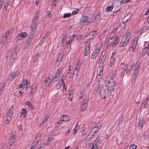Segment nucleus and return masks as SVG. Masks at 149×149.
<instances>
[{
  "instance_id": "0e129e2a",
  "label": "nucleus",
  "mask_w": 149,
  "mask_h": 149,
  "mask_svg": "<svg viewBox=\"0 0 149 149\" xmlns=\"http://www.w3.org/2000/svg\"><path fill=\"white\" fill-rule=\"evenodd\" d=\"M10 33V32L9 31H7L5 33V36H7V37L8 38V35L9 34V33Z\"/></svg>"
},
{
  "instance_id": "e2e57ef3",
  "label": "nucleus",
  "mask_w": 149,
  "mask_h": 149,
  "mask_svg": "<svg viewBox=\"0 0 149 149\" xmlns=\"http://www.w3.org/2000/svg\"><path fill=\"white\" fill-rule=\"evenodd\" d=\"M49 32H47V33L46 34L44 37L43 38V39H46L47 38L48 36L49 35Z\"/></svg>"
},
{
  "instance_id": "2eb2a0df",
  "label": "nucleus",
  "mask_w": 149,
  "mask_h": 149,
  "mask_svg": "<svg viewBox=\"0 0 149 149\" xmlns=\"http://www.w3.org/2000/svg\"><path fill=\"white\" fill-rule=\"evenodd\" d=\"M90 43H87L85 46L84 55L85 56H88L90 53Z\"/></svg>"
},
{
  "instance_id": "a878e982",
  "label": "nucleus",
  "mask_w": 149,
  "mask_h": 149,
  "mask_svg": "<svg viewBox=\"0 0 149 149\" xmlns=\"http://www.w3.org/2000/svg\"><path fill=\"white\" fill-rule=\"evenodd\" d=\"M21 111V116L24 118L26 116L27 112V110L26 109L22 108Z\"/></svg>"
},
{
  "instance_id": "4c0bfd02",
  "label": "nucleus",
  "mask_w": 149,
  "mask_h": 149,
  "mask_svg": "<svg viewBox=\"0 0 149 149\" xmlns=\"http://www.w3.org/2000/svg\"><path fill=\"white\" fill-rule=\"evenodd\" d=\"M81 66V63H80V62H77L75 66V69L79 70L80 69V67Z\"/></svg>"
},
{
  "instance_id": "3c124183",
  "label": "nucleus",
  "mask_w": 149,
  "mask_h": 149,
  "mask_svg": "<svg viewBox=\"0 0 149 149\" xmlns=\"http://www.w3.org/2000/svg\"><path fill=\"white\" fill-rule=\"evenodd\" d=\"M137 147V146H135L134 144H133L131 145L130 147V149H136Z\"/></svg>"
},
{
  "instance_id": "69168bd1",
  "label": "nucleus",
  "mask_w": 149,
  "mask_h": 149,
  "mask_svg": "<svg viewBox=\"0 0 149 149\" xmlns=\"http://www.w3.org/2000/svg\"><path fill=\"white\" fill-rule=\"evenodd\" d=\"M79 71V70L75 69L74 71L73 74L77 75Z\"/></svg>"
},
{
  "instance_id": "49530a36",
  "label": "nucleus",
  "mask_w": 149,
  "mask_h": 149,
  "mask_svg": "<svg viewBox=\"0 0 149 149\" xmlns=\"http://www.w3.org/2000/svg\"><path fill=\"white\" fill-rule=\"evenodd\" d=\"M140 65H139V64H137L135 66L134 70H136V71H138L139 70V69L140 68Z\"/></svg>"
},
{
  "instance_id": "cd10ccee",
  "label": "nucleus",
  "mask_w": 149,
  "mask_h": 149,
  "mask_svg": "<svg viewBox=\"0 0 149 149\" xmlns=\"http://www.w3.org/2000/svg\"><path fill=\"white\" fill-rule=\"evenodd\" d=\"M5 123L7 124H9L11 121L12 118L10 116L6 115V116Z\"/></svg>"
},
{
  "instance_id": "c756f323",
  "label": "nucleus",
  "mask_w": 149,
  "mask_h": 149,
  "mask_svg": "<svg viewBox=\"0 0 149 149\" xmlns=\"http://www.w3.org/2000/svg\"><path fill=\"white\" fill-rule=\"evenodd\" d=\"M144 123V122L143 120H140L138 126L139 129H141L143 127V126Z\"/></svg>"
},
{
  "instance_id": "a18cd8bd",
  "label": "nucleus",
  "mask_w": 149,
  "mask_h": 149,
  "mask_svg": "<svg viewBox=\"0 0 149 149\" xmlns=\"http://www.w3.org/2000/svg\"><path fill=\"white\" fill-rule=\"evenodd\" d=\"M4 84H3L1 83L0 84V94L2 93L3 89Z\"/></svg>"
},
{
  "instance_id": "f8f14e48",
  "label": "nucleus",
  "mask_w": 149,
  "mask_h": 149,
  "mask_svg": "<svg viewBox=\"0 0 149 149\" xmlns=\"http://www.w3.org/2000/svg\"><path fill=\"white\" fill-rule=\"evenodd\" d=\"M106 52H102L99 60L100 64H104V62L106 60Z\"/></svg>"
},
{
  "instance_id": "79ce46f5",
  "label": "nucleus",
  "mask_w": 149,
  "mask_h": 149,
  "mask_svg": "<svg viewBox=\"0 0 149 149\" xmlns=\"http://www.w3.org/2000/svg\"><path fill=\"white\" fill-rule=\"evenodd\" d=\"M79 128V125H77V124L76 126L75 127L74 130H73V132L72 133L73 134H76L77 132V131L78 129Z\"/></svg>"
},
{
  "instance_id": "338daca9",
  "label": "nucleus",
  "mask_w": 149,
  "mask_h": 149,
  "mask_svg": "<svg viewBox=\"0 0 149 149\" xmlns=\"http://www.w3.org/2000/svg\"><path fill=\"white\" fill-rule=\"evenodd\" d=\"M100 140V139H99V136H98V137L96 139L95 142L96 143H98Z\"/></svg>"
},
{
  "instance_id": "1a4fd4ad",
  "label": "nucleus",
  "mask_w": 149,
  "mask_h": 149,
  "mask_svg": "<svg viewBox=\"0 0 149 149\" xmlns=\"http://www.w3.org/2000/svg\"><path fill=\"white\" fill-rule=\"evenodd\" d=\"M61 68H59L58 69L57 71L55 73V77H53L52 79H51V80L52 81V82H55L57 81L59 77L60 76L61 73Z\"/></svg>"
},
{
  "instance_id": "6e6552de",
  "label": "nucleus",
  "mask_w": 149,
  "mask_h": 149,
  "mask_svg": "<svg viewBox=\"0 0 149 149\" xmlns=\"http://www.w3.org/2000/svg\"><path fill=\"white\" fill-rule=\"evenodd\" d=\"M10 74L9 79L10 81H13V79L19 76V73L17 70H15Z\"/></svg>"
},
{
  "instance_id": "c03bdc74",
  "label": "nucleus",
  "mask_w": 149,
  "mask_h": 149,
  "mask_svg": "<svg viewBox=\"0 0 149 149\" xmlns=\"http://www.w3.org/2000/svg\"><path fill=\"white\" fill-rule=\"evenodd\" d=\"M138 71H137L134 70L132 76V77L134 78V79L136 78V77L137 76V74L138 73Z\"/></svg>"
},
{
  "instance_id": "393cba45",
  "label": "nucleus",
  "mask_w": 149,
  "mask_h": 149,
  "mask_svg": "<svg viewBox=\"0 0 149 149\" xmlns=\"http://www.w3.org/2000/svg\"><path fill=\"white\" fill-rule=\"evenodd\" d=\"M102 124H100L99 123H98L97 124L95 125L94 127V128H96L97 129L94 131V133H95V134H96L97 132L98 131L99 128L102 126Z\"/></svg>"
},
{
  "instance_id": "6ab92c4d",
  "label": "nucleus",
  "mask_w": 149,
  "mask_h": 149,
  "mask_svg": "<svg viewBox=\"0 0 149 149\" xmlns=\"http://www.w3.org/2000/svg\"><path fill=\"white\" fill-rule=\"evenodd\" d=\"M119 39L118 37L113 39V41L112 42V46L113 47H115L119 43Z\"/></svg>"
},
{
  "instance_id": "b1692460",
  "label": "nucleus",
  "mask_w": 149,
  "mask_h": 149,
  "mask_svg": "<svg viewBox=\"0 0 149 149\" xmlns=\"http://www.w3.org/2000/svg\"><path fill=\"white\" fill-rule=\"evenodd\" d=\"M8 37L7 36H3L1 38L0 42L3 44H6L7 43V38Z\"/></svg>"
},
{
  "instance_id": "412c9836",
  "label": "nucleus",
  "mask_w": 149,
  "mask_h": 149,
  "mask_svg": "<svg viewBox=\"0 0 149 149\" xmlns=\"http://www.w3.org/2000/svg\"><path fill=\"white\" fill-rule=\"evenodd\" d=\"M31 28V30L30 33V36L29 37L30 40H31V39H32L34 37L36 31L35 28H33V27Z\"/></svg>"
},
{
  "instance_id": "20e7f679",
  "label": "nucleus",
  "mask_w": 149,
  "mask_h": 149,
  "mask_svg": "<svg viewBox=\"0 0 149 149\" xmlns=\"http://www.w3.org/2000/svg\"><path fill=\"white\" fill-rule=\"evenodd\" d=\"M17 48V47H16L15 49L14 50L13 52L11 53V52L8 53L7 54V57H8L9 55H10V62L11 61L13 62L17 57V51L16 50V49Z\"/></svg>"
},
{
  "instance_id": "f704fd0d",
  "label": "nucleus",
  "mask_w": 149,
  "mask_h": 149,
  "mask_svg": "<svg viewBox=\"0 0 149 149\" xmlns=\"http://www.w3.org/2000/svg\"><path fill=\"white\" fill-rule=\"evenodd\" d=\"M49 118V116H48L46 117L44 119L42 120V122L40 123V125H44V123L46 122Z\"/></svg>"
},
{
  "instance_id": "7c9ffc66",
  "label": "nucleus",
  "mask_w": 149,
  "mask_h": 149,
  "mask_svg": "<svg viewBox=\"0 0 149 149\" xmlns=\"http://www.w3.org/2000/svg\"><path fill=\"white\" fill-rule=\"evenodd\" d=\"M51 82H52V81L51 80V79H50L49 77H48L45 81L44 85L46 86H49Z\"/></svg>"
},
{
  "instance_id": "ddd939ff",
  "label": "nucleus",
  "mask_w": 149,
  "mask_h": 149,
  "mask_svg": "<svg viewBox=\"0 0 149 149\" xmlns=\"http://www.w3.org/2000/svg\"><path fill=\"white\" fill-rule=\"evenodd\" d=\"M88 101V99H84L83 100L81 108V111H84L85 110L87 107Z\"/></svg>"
},
{
  "instance_id": "bb28decb",
  "label": "nucleus",
  "mask_w": 149,
  "mask_h": 149,
  "mask_svg": "<svg viewBox=\"0 0 149 149\" xmlns=\"http://www.w3.org/2000/svg\"><path fill=\"white\" fill-rule=\"evenodd\" d=\"M63 54H60L57 58V60H56V64H57L58 65H59L63 58Z\"/></svg>"
},
{
  "instance_id": "5701e85b",
  "label": "nucleus",
  "mask_w": 149,
  "mask_h": 149,
  "mask_svg": "<svg viewBox=\"0 0 149 149\" xmlns=\"http://www.w3.org/2000/svg\"><path fill=\"white\" fill-rule=\"evenodd\" d=\"M103 88V85H100L96 90V93L98 94L99 95H101V92L102 91Z\"/></svg>"
},
{
  "instance_id": "4468645a",
  "label": "nucleus",
  "mask_w": 149,
  "mask_h": 149,
  "mask_svg": "<svg viewBox=\"0 0 149 149\" xmlns=\"http://www.w3.org/2000/svg\"><path fill=\"white\" fill-rule=\"evenodd\" d=\"M27 36V33L25 32H21L19 33L17 36V39L18 40H22L23 38L26 37Z\"/></svg>"
},
{
  "instance_id": "58836bf2",
  "label": "nucleus",
  "mask_w": 149,
  "mask_h": 149,
  "mask_svg": "<svg viewBox=\"0 0 149 149\" xmlns=\"http://www.w3.org/2000/svg\"><path fill=\"white\" fill-rule=\"evenodd\" d=\"M137 45V42L135 40H134L132 42V43L131 45V47L135 48Z\"/></svg>"
},
{
  "instance_id": "4d7b16f0",
  "label": "nucleus",
  "mask_w": 149,
  "mask_h": 149,
  "mask_svg": "<svg viewBox=\"0 0 149 149\" xmlns=\"http://www.w3.org/2000/svg\"><path fill=\"white\" fill-rule=\"evenodd\" d=\"M135 49V48H134V47H131L129 49V51L130 52L133 53Z\"/></svg>"
},
{
  "instance_id": "09e8293b",
  "label": "nucleus",
  "mask_w": 149,
  "mask_h": 149,
  "mask_svg": "<svg viewBox=\"0 0 149 149\" xmlns=\"http://www.w3.org/2000/svg\"><path fill=\"white\" fill-rule=\"evenodd\" d=\"M71 16V14L69 13H65L63 15V17L64 18L66 17H69Z\"/></svg>"
},
{
  "instance_id": "2f4dec72",
  "label": "nucleus",
  "mask_w": 149,
  "mask_h": 149,
  "mask_svg": "<svg viewBox=\"0 0 149 149\" xmlns=\"http://www.w3.org/2000/svg\"><path fill=\"white\" fill-rule=\"evenodd\" d=\"M68 116L66 115H62L61 117V121H69L70 120V118L68 119H64L65 118H68Z\"/></svg>"
},
{
  "instance_id": "603ef678",
  "label": "nucleus",
  "mask_w": 149,
  "mask_h": 149,
  "mask_svg": "<svg viewBox=\"0 0 149 149\" xmlns=\"http://www.w3.org/2000/svg\"><path fill=\"white\" fill-rule=\"evenodd\" d=\"M103 74V72H99V73L98 75H97V77H100V78H102Z\"/></svg>"
},
{
  "instance_id": "ea45409f",
  "label": "nucleus",
  "mask_w": 149,
  "mask_h": 149,
  "mask_svg": "<svg viewBox=\"0 0 149 149\" xmlns=\"http://www.w3.org/2000/svg\"><path fill=\"white\" fill-rule=\"evenodd\" d=\"M39 54H36L34 57V62H36L38 61L39 59V58L40 57Z\"/></svg>"
},
{
  "instance_id": "864d4df0",
  "label": "nucleus",
  "mask_w": 149,
  "mask_h": 149,
  "mask_svg": "<svg viewBox=\"0 0 149 149\" xmlns=\"http://www.w3.org/2000/svg\"><path fill=\"white\" fill-rule=\"evenodd\" d=\"M131 0H122L121 1V3H125L129 2Z\"/></svg>"
},
{
  "instance_id": "13d9d810",
  "label": "nucleus",
  "mask_w": 149,
  "mask_h": 149,
  "mask_svg": "<svg viewBox=\"0 0 149 149\" xmlns=\"http://www.w3.org/2000/svg\"><path fill=\"white\" fill-rule=\"evenodd\" d=\"M29 107H30L31 109H33L34 108V106L31 103L29 102Z\"/></svg>"
},
{
  "instance_id": "473e14b6",
  "label": "nucleus",
  "mask_w": 149,
  "mask_h": 149,
  "mask_svg": "<svg viewBox=\"0 0 149 149\" xmlns=\"http://www.w3.org/2000/svg\"><path fill=\"white\" fill-rule=\"evenodd\" d=\"M149 100V95H148L145 100H143L142 103V104H144V107L145 108H146V105L147 104L148 101Z\"/></svg>"
},
{
  "instance_id": "39448f33",
  "label": "nucleus",
  "mask_w": 149,
  "mask_h": 149,
  "mask_svg": "<svg viewBox=\"0 0 149 149\" xmlns=\"http://www.w3.org/2000/svg\"><path fill=\"white\" fill-rule=\"evenodd\" d=\"M39 11H37L36 14V16L34 17L33 20L32 21V25L31 28L33 27V28H36V26L38 22V17L39 16Z\"/></svg>"
},
{
  "instance_id": "bf43d9fd",
  "label": "nucleus",
  "mask_w": 149,
  "mask_h": 149,
  "mask_svg": "<svg viewBox=\"0 0 149 149\" xmlns=\"http://www.w3.org/2000/svg\"><path fill=\"white\" fill-rule=\"evenodd\" d=\"M69 96L68 97V100L70 101H71L72 99L73 95L72 94H69Z\"/></svg>"
},
{
  "instance_id": "e433bc0d",
  "label": "nucleus",
  "mask_w": 149,
  "mask_h": 149,
  "mask_svg": "<svg viewBox=\"0 0 149 149\" xmlns=\"http://www.w3.org/2000/svg\"><path fill=\"white\" fill-rule=\"evenodd\" d=\"M104 66V65L103 64H101L100 65V67L99 68V72H103V68Z\"/></svg>"
},
{
  "instance_id": "37998d69",
  "label": "nucleus",
  "mask_w": 149,
  "mask_h": 149,
  "mask_svg": "<svg viewBox=\"0 0 149 149\" xmlns=\"http://www.w3.org/2000/svg\"><path fill=\"white\" fill-rule=\"evenodd\" d=\"M67 33L65 32L62 34L63 36L62 39V40L65 41L67 38Z\"/></svg>"
},
{
  "instance_id": "7ed1b4c3",
  "label": "nucleus",
  "mask_w": 149,
  "mask_h": 149,
  "mask_svg": "<svg viewBox=\"0 0 149 149\" xmlns=\"http://www.w3.org/2000/svg\"><path fill=\"white\" fill-rule=\"evenodd\" d=\"M115 85H116V83L113 80H109L108 82L106 85V86L108 91L111 92L114 90V86Z\"/></svg>"
},
{
  "instance_id": "9d476101",
  "label": "nucleus",
  "mask_w": 149,
  "mask_h": 149,
  "mask_svg": "<svg viewBox=\"0 0 149 149\" xmlns=\"http://www.w3.org/2000/svg\"><path fill=\"white\" fill-rule=\"evenodd\" d=\"M100 47H97L96 48L92 54L91 55V58L95 59L97 56L100 50Z\"/></svg>"
},
{
  "instance_id": "423d86ee",
  "label": "nucleus",
  "mask_w": 149,
  "mask_h": 149,
  "mask_svg": "<svg viewBox=\"0 0 149 149\" xmlns=\"http://www.w3.org/2000/svg\"><path fill=\"white\" fill-rule=\"evenodd\" d=\"M40 139V136L38 134L36 135L35 139L32 143L31 149H34L38 145V142Z\"/></svg>"
},
{
  "instance_id": "aec40b11",
  "label": "nucleus",
  "mask_w": 149,
  "mask_h": 149,
  "mask_svg": "<svg viewBox=\"0 0 149 149\" xmlns=\"http://www.w3.org/2000/svg\"><path fill=\"white\" fill-rule=\"evenodd\" d=\"M14 106L12 105L11 107L9 108V110L8 111L7 115L10 116L11 118H12L13 116V113Z\"/></svg>"
},
{
  "instance_id": "6e6d98bb",
  "label": "nucleus",
  "mask_w": 149,
  "mask_h": 149,
  "mask_svg": "<svg viewBox=\"0 0 149 149\" xmlns=\"http://www.w3.org/2000/svg\"><path fill=\"white\" fill-rule=\"evenodd\" d=\"M44 144H40L38 147L39 149H44Z\"/></svg>"
},
{
  "instance_id": "72a5a7b5",
  "label": "nucleus",
  "mask_w": 149,
  "mask_h": 149,
  "mask_svg": "<svg viewBox=\"0 0 149 149\" xmlns=\"http://www.w3.org/2000/svg\"><path fill=\"white\" fill-rule=\"evenodd\" d=\"M116 70H114L112 72V74L111 76L110 80H113V79L116 76Z\"/></svg>"
},
{
  "instance_id": "f03ea898",
  "label": "nucleus",
  "mask_w": 149,
  "mask_h": 149,
  "mask_svg": "<svg viewBox=\"0 0 149 149\" xmlns=\"http://www.w3.org/2000/svg\"><path fill=\"white\" fill-rule=\"evenodd\" d=\"M94 21V20L93 19H91L89 20L88 16L84 15L80 19V23L81 25L85 26L88 25Z\"/></svg>"
},
{
  "instance_id": "052dcab7",
  "label": "nucleus",
  "mask_w": 149,
  "mask_h": 149,
  "mask_svg": "<svg viewBox=\"0 0 149 149\" xmlns=\"http://www.w3.org/2000/svg\"><path fill=\"white\" fill-rule=\"evenodd\" d=\"M113 37L114 35L112 34V33H111L109 36V39L111 40L113 38Z\"/></svg>"
},
{
  "instance_id": "dca6fc26",
  "label": "nucleus",
  "mask_w": 149,
  "mask_h": 149,
  "mask_svg": "<svg viewBox=\"0 0 149 149\" xmlns=\"http://www.w3.org/2000/svg\"><path fill=\"white\" fill-rule=\"evenodd\" d=\"M15 140V135L13 134H11L9 139L8 144L9 145H11L12 144L14 143Z\"/></svg>"
},
{
  "instance_id": "0eeeda50",
  "label": "nucleus",
  "mask_w": 149,
  "mask_h": 149,
  "mask_svg": "<svg viewBox=\"0 0 149 149\" xmlns=\"http://www.w3.org/2000/svg\"><path fill=\"white\" fill-rule=\"evenodd\" d=\"M129 15V17L126 19L124 22L121 23L119 25L121 28L124 29L125 27V26L127 25V22L128 20H129L130 18L131 15L129 13H127L126 15H125L124 17V19H125L127 16Z\"/></svg>"
},
{
  "instance_id": "774afa93",
  "label": "nucleus",
  "mask_w": 149,
  "mask_h": 149,
  "mask_svg": "<svg viewBox=\"0 0 149 149\" xmlns=\"http://www.w3.org/2000/svg\"><path fill=\"white\" fill-rule=\"evenodd\" d=\"M57 0H53V4L54 5V6H55L57 3Z\"/></svg>"
},
{
  "instance_id": "f257e3e1",
  "label": "nucleus",
  "mask_w": 149,
  "mask_h": 149,
  "mask_svg": "<svg viewBox=\"0 0 149 149\" xmlns=\"http://www.w3.org/2000/svg\"><path fill=\"white\" fill-rule=\"evenodd\" d=\"M131 36L130 34L127 33H126L123 37L121 42L120 43V45L121 47L126 46L130 40Z\"/></svg>"
},
{
  "instance_id": "c9c22d12",
  "label": "nucleus",
  "mask_w": 149,
  "mask_h": 149,
  "mask_svg": "<svg viewBox=\"0 0 149 149\" xmlns=\"http://www.w3.org/2000/svg\"><path fill=\"white\" fill-rule=\"evenodd\" d=\"M113 8V6L111 5L110 6H108L106 7V11L108 12H109L111 11Z\"/></svg>"
},
{
  "instance_id": "5fc2aeb1",
  "label": "nucleus",
  "mask_w": 149,
  "mask_h": 149,
  "mask_svg": "<svg viewBox=\"0 0 149 149\" xmlns=\"http://www.w3.org/2000/svg\"><path fill=\"white\" fill-rule=\"evenodd\" d=\"M17 127L19 131H22V127L21 125H19L17 126Z\"/></svg>"
},
{
  "instance_id": "a211bd4d",
  "label": "nucleus",
  "mask_w": 149,
  "mask_h": 149,
  "mask_svg": "<svg viewBox=\"0 0 149 149\" xmlns=\"http://www.w3.org/2000/svg\"><path fill=\"white\" fill-rule=\"evenodd\" d=\"M97 34V31L95 30L90 32L88 34V36L90 39H93L95 38Z\"/></svg>"
},
{
  "instance_id": "de8ad7c7",
  "label": "nucleus",
  "mask_w": 149,
  "mask_h": 149,
  "mask_svg": "<svg viewBox=\"0 0 149 149\" xmlns=\"http://www.w3.org/2000/svg\"><path fill=\"white\" fill-rule=\"evenodd\" d=\"M98 145L96 143L92 146L91 149H98Z\"/></svg>"
},
{
  "instance_id": "a19ab883",
  "label": "nucleus",
  "mask_w": 149,
  "mask_h": 149,
  "mask_svg": "<svg viewBox=\"0 0 149 149\" xmlns=\"http://www.w3.org/2000/svg\"><path fill=\"white\" fill-rule=\"evenodd\" d=\"M30 88H31V91L30 92V95H32L33 94L34 92L36 90V86H35L34 87H33L32 86L31 87H30Z\"/></svg>"
},
{
  "instance_id": "8fccbe9b",
  "label": "nucleus",
  "mask_w": 149,
  "mask_h": 149,
  "mask_svg": "<svg viewBox=\"0 0 149 149\" xmlns=\"http://www.w3.org/2000/svg\"><path fill=\"white\" fill-rule=\"evenodd\" d=\"M79 12V10L78 9H77L73 11L72 12V14L73 15H75L77 14Z\"/></svg>"
},
{
  "instance_id": "680f3d73",
  "label": "nucleus",
  "mask_w": 149,
  "mask_h": 149,
  "mask_svg": "<svg viewBox=\"0 0 149 149\" xmlns=\"http://www.w3.org/2000/svg\"><path fill=\"white\" fill-rule=\"evenodd\" d=\"M149 47H145L143 48V50L142 51V53L143 54L144 53V54H145L146 53V52L148 50V48H149Z\"/></svg>"
},
{
  "instance_id": "f3484780",
  "label": "nucleus",
  "mask_w": 149,
  "mask_h": 149,
  "mask_svg": "<svg viewBox=\"0 0 149 149\" xmlns=\"http://www.w3.org/2000/svg\"><path fill=\"white\" fill-rule=\"evenodd\" d=\"M116 53V52L113 53L112 54V56H111L110 58L109 65L111 67H112L115 63L116 58L113 56H115Z\"/></svg>"
},
{
  "instance_id": "9b49d317",
  "label": "nucleus",
  "mask_w": 149,
  "mask_h": 149,
  "mask_svg": "<svg viewBox=\"0 0 149 149\" xmlns=\"http://www.w3.org/2000/svg\"><path fill=\"white\" fill-rule=\"evenodd\" d=\"M111 93H109V91H107L106 89L104 91L103 93L100 95L101 97H102L103 99H104L106 98H109L111 96Z\"/></svg>"
},
{
  "instance_id": "4be33fe9",
  "label": "nucleus",
  "mask_w": 149,
  "mask_h": 149,
  "mask_svg": "<svg viewBox=\"0 0 149 149\" xmlns=\"http://www.w3.org/2000/svg\"><path fill=\"white\" fill-rule=\"evenodd\" d=\"M28 84V81L27 80H23L22 81V83L20 84L19 88H26V89H27V88L28 87L27 86H26V87H25V85L26 86V85Z\"/></svg>"
},
{
  "instance_id": "c85d7f7f",
  "label": "nucleus",
  "mask_w": 149,
  "mask_h": 149,
  "mask_svg": "<svg viewBox=\"0 0 149 149\" xmlns=\"http://www.w3.org/2000/svg\"><path fill=\"white\" fill-rule=\"evenodd\" d=\"M10 3V0H8L6 2H5L4 3L3 9H4L5 10H7V7L9 6Z\"/></svg>"
}]
</instances>
